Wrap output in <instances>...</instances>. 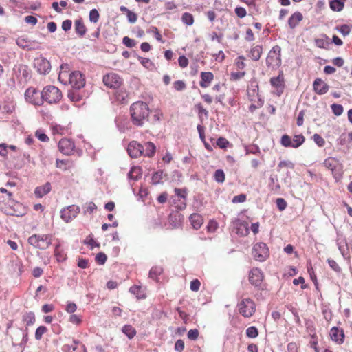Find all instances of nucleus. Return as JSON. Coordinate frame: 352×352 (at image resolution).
I'll list each match as a JSON object with an SVG mask.
<instances>
[{"label":"nucleus","instance_id":"8","mask_svg":"<svg viewBox=\"0 0 352 352\" xmlns=\"http://www.w3.org/2000/svg\"><path fill=\"white\" fill-rule=\"evenodd\" d=\"M280 52L281 49L278 45L272 47L266 58V64L268 67H278L281 64Z\"/></svg>","mask_w":352,"mask_h":352},{"label":"nucleus","instance_id":"57","mask_svg":"<svg viewBox=\"0 0 352 352\" xmlns=\"http://www.w3.org/2000/svg\"><path fill=\"white\" fill-rule=\"evenodd\" d=\"M176 310L177 311L179 316L181 318V319L183 320V322L185 324L188 323V322L189 320V315L184 311L182 310L180 307H177L176 309Z\"/></svg>","mask_w":352,"mask_h":352},{"label":"nucleus","instance_id":"41","mask_svg":"<svg viewBox=\"0 0 352 352\" xmlns=\"http://www.w3.org/2000/svg\"><path fill=\"white\" fill-rule=\"evenodd\" d=\"M163 272V269L161 267L155 266L151 269L149 275L153 279L157 278Z\"/></svg>","mask_w":352,"mask_h":352},{"label":"nucleus","instance_id":"31","mask_svg":"<svg viewBox=\"0 0 352 352\" xmlns=\"http://www.w3.org/2000/svg\"><path fill=\"white\" fill-rule=\"evenodd\" d=\"M16 43L19 47L25 50H30L34 48L32 42L23 37H19L16 39Z\"/></svg>","mask_w":352,"mask_h":352},{"label":"nucleus","instance_id":"34","mask_svg":"<svg viewBox=\"0 0 352 352\" xmlns=\"http://www.w3.org/2000/svg\"><path fill=\"white\" fill-rule=\"evenodd\" d=\"M72 164V162L68 160H63L57 159L56 161V168L62 169L63 170H67V169L71 168Z\"/></svg>","mask_w":352,"mask_h":352},{"label":"nucleus","instance_id":"6","mask_svg":"<svg viewBox=\"0 0 352 352\" xmlns=\"http://www.w3.org/2000/svg\"><path fill=\"white\" fill-rule=\"evenodd\" d=\"M270 82L273 88L272 93L278 96L282 95L285 88V80L283 72L282 71L279 72L278 75L271 78Z\"/></svg>","mask_w":352,"mask_h":352},{"label":"nucleus","instance_id":"30","mask_svg":"<svg viewBox=\"0 0 352 352\" xmlns=\"http://www.w3.org/2000/svg\"><path fill=\"white\" fill-rule=\"evenodd\" d=\"M54 256L58 262H62L66 260L67 254L65 251L61 248L60 244L56 245L54 250Z\"/></svg>","mask_w":352,"mask_h":352},{"label":"nucleus","instance_id":"21","mask_svg":"<svg viewBox=\"0 0 352 352\" xmlns=\"http://www.w3.org/2000/svg\"><path fill=\"white\" fill-rule=\"evenodd\" d=\"M303 15L301 12L296 11L293 13L288 19V25L291 29H294L302 21Z\"/></svg>","mask_w":352,"mask_h":352},{"label":"nucleus","instance_id":"1","mask_svg":"<svg viewBox=\"0 0 352 352\" xmlns=\"http://www.w3.org/2000/svg\"><path fill=\"white\" fill-rule=\"evenodd\" d=\"M150 109L147 103L142 101L133 102L130 107L132 122L134 125L141 126L148 120Z\"/></svg>","mask_w":352,"mask_h":352},{"label":"nucleus","instance_id":"62","mask_svg":"<svg viewBox=\"0 0 352 352\" xmlns=\"http://www.w3.org/2000/svg\"><path fill=\"white\" fill-rule=\"evenodd\" d=\"M139 60L140 62V63L145 67L146 68H149L152 66H153V63H152V61L148 58H143V57H140L139 58Z\"/></svg>","mask_w":352,"mask_h":352},{"label":"nucleus","instance_id":"27","mask_svg":"<svg viewBox=\"0 0 352 352\" xmlns=\"http://www.w3.org/2000/svg\"><path fill=\"white\" fill-rule=\"evenodd\" d=\"M75 31L80 36H83L87 32V28L82 19H79L74 22Z\"/></svg>","mask_w":352,"mask_h":352},{"label":"nucleus","instance_id":"58","mask_svg":"<svg viewBox=\"0 0 352 352\" xmlns=\"http://www.w3.org/2000/svg\"><path fill=\"white\" fill-rule=\"evenodd\" d=\"M122 43L124 45H125L126 47L131 48L135 46L136 42L135 40L131 39V38L128 36H124L122 39Z\"/></svg>","mask_w":352,"mask_h":352},{"label":"nucleus","instance_id":"12","mask_svg":"<svg viewBox=\"0 0 352 352\" xmlns=\"http://www.w3.org/2000/svg\"><path fill=\"white\" fill-rule=\"evenodd\" d=\"M69 83L75 89H80L85 85V76L78 71L73 72L69 75Z\"/></svg>","mask_w":352,"mask_h":352},{"label":"nucleus","instance_id":"37","mask_svg":"<svg viewBox=\"0 0 352 352\" xmlns=\"http://www.w3.org/2000/svg\"><path fill=\"white\" fill-rule=\"evenodd\" d=\"M182 21L187 25H192L195 21L192 14L184 12L182 16Z\"/></svg>","mask_w":352,"mask_h":352},{"label":"nucleus","instance_id":"24","mask_svg":"<svg viewBox=\"0 0 352 352\" xmlns=\"http://www.w3.org/2000/svg\"><path fill=\"white\" fill-rule=\"evenodd\" d=\"M51 184L47 182L44 185L36 187L34 190V195L36 197L41 198L48 194L51 191Z\"/></svg>","mask_w":352,"mask_h":352},{"label":"nucleus","instance_id":"52","mask_svg":"<svg viewBox=\"0 0 352 352\" xmlns=\"http://www.w3.org/2000/svg\"><path fill=\"white\" fill-rule=\"evenodd\" d=\"M107 259V255L103 252L97 254L96 256V261L99 265H104Z\"/></svg>","mask_w":352,"mask_h":352},{"label":"nucleus","instance_id":"53","mask_svg":"<svg viewBox=\"0 0 352 352\" xmlns=\"http://www.w3.org/2000/svg\"><path fill=\"white\" fill-rule=\"evenodd\" d=\"M73 343H74V344H72V345H69V344L64 345L63 351H66V352L74 351L76 349L77 346L80 342H79V341H76L74 340H73Z\"/></svg>","mask_w":352,"mask_h":352},{"label":"nucleus","instance_id":"48","mask_svg":"<svg viewBox=\"0 0 352 352\" xmlns=\"http://www.w3.org/2000/svg\"><path fill=\"white\" fill-rule=\"evenodd\" d=\"M230 142L229 141L226 139L225 138L220 137L217 140V145L220 148H226L229 145Z\"/></svg>","mask_w":352,"mask_h":352},{"label":"nucleus","instance_id":"51","mask_svg":"<svg viewBox=\"0 0 352 352\" xmlns=\"http://www.w3.org/2000/svg\"><path fill=\"white\" fill-rule=\"evenodd\" d=\"M173 87L177 91H183L186 88V84L183 80H177L173 82Z\"/></svg>","mask_w":352,"mask_h":352},{"label":"nucleus","instance_id":"63","mask_svg":"<svg viewBox=\"0 0 352 352\" xmlns=\"http://www.w3.org/2000/svg\"><path fill=\"white\" fill-rule=\"evenodd\" d=\"M337 30L344 36L348 35L351 31L350 27L346 24L341 25L340 28L338 27Z\"/></svg>","mask_w":352,"mask_h":352},{"label":"nucleus","instance_id":"61","mask_svg":"<svg viewBox=\"0 0 352 352\" xmlns=\"http://www.w3.org/2000/svg\"><path fill=\"white\" fill-rule=\"evenodd\" d=\"M199 331L197 329H190L188 332L187 336L190 340H195L199 337Z\"/></svg>","mask_w":352,"mask_h":352},{"label":"nucleus","instance_id":"9","mask_svg":"<svg viewBox=\"0 0 352 352\" xmlns=\"http://www.w3.org/2000/svg\"><path fill=\"white\" fill-rule=\"evenodd\" d=\"M80 212V208L76 205H71L64 208L60 211V217L66 223L75 219Z\"/></svg>","mask_w":352,"mask_h":352},{"label":"nucleus","instance_id":"55","mask_svg":"<svg viewBox=\"0 0 352 352\" xmlns=\"http://www.w3.org/2000/svg\"><path fill=\"white\" fill-rule=\"evenodd\" d=\"M245 58L243 56H240L237 58L235 62V66L237 69L242 70L245 67V63H244Z\"/></svg>","mask_w":352,"mask_h":352},{"label":"nucleus","instance_id":"32","mask_svg":"<svg viewBox=\"0 0 352 352\" xmlns=\"http://www.w3.org/2000/svg\"><path fill=\"white\" fill-rule=\"evenodd\" d=\"M122 331L128 337L129 339L133 338L137 333L135 329L131 324L124 325L122 329Z\"/></svg>","mask_w":352,"mask_h":352},{"label":"nucleus","instance_id":"45","mask_svg":"<svg viewBox=\"0 0 352 352\" xmlns=\"http://www.w3.org/2000/svg\"><path fill=\"white\" fill-rule=\"evenodd\" d=\"M97 207L94 202H89L86 204L84 208V214H92L95 210H96Z\"/></svg>","mask_w":352,"mask_h":352},{"label":"nucleus","instance_id":"47","mask_svg":"<svg viewBox=\"0 0 352 352\" xmlns=\"http://www.w3.org/2000/svg\"><path fill=\"white\" fill-rule=\"evenodd\" d=\"M281 144L285 147H292V140L288 135H283L280 140Z\"/></svg>","mask_w":352,"mask_h":352},{"label":"nucleus","instance_id":"64","mask_svg":"<svg viewBox=\"0 0 352 352\" xmlns=\"http://www.w3.org/2000/svg\"><path fill=\"white\" fill-rule=\"evenodd\" d=\"M188 63V59L185 56H180L178 58V64L182 68H186Z\"/></svg>","mask_w":352,"mask_h":352},{"label":"nucleus","instance_id":"50","mask_svg":"<svg viewBox=\"0 0 352 352\" xmlns=\"http://www.w3.org/2000/svg\"><path fill=\"white\" fill-rule=\"evenodd\" d=\"M219 227L218 223L214 220H210L207 226V231L208 232H215Z\"/></svg>","mask_w":352,"mask_h":352},{"label":"nucleus","instance_id":"29","mask_svg":"<svg viewBox=\"0 0 352 352\" xmlns=\"http://www.w3.org/2000/svg\"><path fill=\"white\" fill-rule=\"evenodd\" d=\"M346 0H331L329 2L330 8L334 12H340L344 7Z\"/></svg>","mask_w":352,"mask_h":352},{"label":"nucleus","instance_id":"46","mask_svg":"<svg viewBox=\"0 0 352 352\" xmlns=\"http://www.w3.org/2000/svg\"><path fill=\"white\" fill-rule=\"evenodd\" d=\"M195 107L198 111V116L200 118L204 116L206 118L208 116V111L204 108L203 105L201 103H198L195 105Z\"/></svg>","mask_w":352,"mask_h":352},{"label":"nucleus","instance_id":"14","mask_svg":"<svg viewBox=\"0 0 352 352\" xmlns=\"http://www.w3.org/2000/svg\"><path fill=\"white\" fill-rule=\"evenodd\" d=\"M34 66L41 74H46L51 69V64L48 60L43 56L36 58L34 61Z\"/></svg>","mask_w":352,"mask_h":352},{"label":"nucleus","instance_id":"36","mask_svg":"<svg viewBox=\"0 0 352 352\" xmlns=\"http://www.w3.org/2000/svg\"><path fill=\"white\" fill-rule=\"evenodd\" d=\"M305 140V137L302 135H296L294 136L292 140V147L298 148L301 146Z\"/></svg>","mask_w":352,"mask_h":352},{"label":"nucleus","instance_id":"35","mask_svg":"<svg viewBox=\"0 0 352 352\" xmlns=\"http://www.w3.org/2000/svg\"><path fill=\"white\" fill-rule=\"evenodd\" d=\"M23 320L25 322L27 326H31L32 325L36 320L35 316L34 313L29 312L23 315Z\"/></svg>","mask_w":352,"mask_h":352},{"label":"nucleus","instance_id":"13","mask_svg":"<svg viewBox=\"0 0 352 352\" xmlns=\"http://www.w3.org/2000/svg\"><path fill=\"white\" fill-rule=\"evenodd\" d=\"M264 274L262 270L258 267L252 268L249 272V281L255 286L260 287L264 280Z\"/></svg>","mask_w":352,"mask_h":352},{"label":"nucleus","instance_id":"2","mask_svg":"<svg viewBox=\"0 0 352 352\" xmlns=\"http://www.w3.org/2000/svg\"><path fill=\"white\" fill-rule=\"evenodd\" d=\"M41 96L49 104H57L63 98L61 91L54 85L45 86L41 92Z\"/></svg>","mask_w":352,"mask_h":352},{"label":"nucleus","instance_id":"5","mask_svg":"<svg viewBox=\"0 0 352 352\" xmlns=\"http://www.w3.org/2000/svg\"><path fill=\"white\" fill-rule=\"evenodd\" d=\"M239 313L245 318H250L256 311V304L250 298H243L238 304Z\"/></svg>","mask_w":352,"mask_h":352},{"label":"nucleus","instance_id":"10","mask_svg":"<svg viewBox=\"0 0 352 352\" xmlns=\"http://www.w3.org/2000/svg\"><path fill=\"white\" fill-rule=\"evenodd\" d=\"M104 84L109 88L117 89L122 84V79L116 73L111 72L103 76Z\"/></svg>","mask_w":352,"mask_h":352},{"label":"nucleus","instance_id":"17","mask_svg":"<svg viewBox=\"0 0 352 352\" xmlns=\"http://www.w3.org/2000/svg\"><path fill=\"white\" fill-rule=\"evenodd\" d=\"M329 335L331 340L338 344H342L344 341L345 336L344 331L337 327H333L331 329Z\"/></svg>","mask_w":352,"mask_h":352},{"label":"nucleus","instance_id":"42","mask_svg":"<svg viewBox=\"0 0 352 352\" xmlns=\"http://www.w3.org/2000/svg\"><path fill=\"white\" fill-rule=\"evenodd\" d=\"M89 21L92 23H98L100 19V14L96 9H92L89 12Z\"/></svg>","mask_w":352,"mask_h":352},{"label":"nucleus","instance_id":"7","mask_svg":"<svg viewBox=\"0 0 352 352\" xmlns=\"http://www.w3.org/2000/svg\"><path fill=\"white\" fill-rule=\"evenodd\" d=\"M252 254L255 260L264 261L270 255L269 248L265 243H256L253 246Z\"/></svg>","mask_w":352,"mask_h":352},{"label":"nucleus","instance_id":"11","mask_svg":"<svg viewBox=\"0 0 352 352\" xmlns=\"http://www.w3.org/2000/svg\"><path fill=\"white\" fill-rule=\"evenodd\" d=\"M26 101L34 105H41L43 103L41 93L34 87H29L25 92Z\"/></svg>","mask_w":352,"mask_h":352},{"label":"nucleus","instance_id":"38","mask_svg":"<svg viewBox=\"0 0 352 352\" xmlns=\"http://www.w3.org/2000/svg\"><path fill=\"white\" fill-rule=\"evenodd\" d=\"M252 104L249 106V111L253 113L256 109H259L263 105V100L261 98L251 101Z\"/></svg>","mask_w":352,"mask_h":352},{"label":"nucleus","instance_id":"39","mask_svg":"<svg viewBox=\"0 0 352 352\" xmlns=\"http://www.w3.org/2000/svg\"><path fill=\"white\" fill-rule=\"evenodd\" d=\"M246 336L250 338H255L258 336V330L254 326H251L246 329Z\"/></svg>","mask_w":352,"mask_h":352},{"label":"nucleus","instance_id":"25","mask_svg":"<svg viewBox=\"0 0 352 352\" xmlns=\"http://www.w3.org/2000/svg\"><path fill=\"white\" fill-rule=\"evenodd\" d=\"M263 53V47L261 45H256L252 47L248 56L251 58L253 60L256 61L258 60L261 58V56Z\"/></svg>","mask_w":352,"mask_h":352},{"label":"nucleus","instance_id":"49","mask_svg":"<svg viewBox=\"0 0 352 352\" xmlns=\"http://www.w3.org/2000/svg\"><path fill=\"white\" fill-rule=\"evenodd\" d=\"M331 108L336 116H340L343 113V107L341 104H333Z\"/></svg>","mask_w":352,"mask_h":352},{"label":"nucleus","instance_id":"3","mask_svg":"<svg viewBox=\"0 0 352 352\" xmlns=\"http://www.w3.org/2000/svg\"><path fill=\"white\" fill-rule=\"evenodd\" d=\"M52 238L50 234H33L29 237L28 243L36 248L45 250L51 245Z\"/></svg>","mask_w":352,"mask_h":352},{"label":"nucleus","instance_id":"26","mask_svg":"<svg viewBox=\"0 0 352 352\" xmlns=\"http://www.w3.org/2000/svg\"><path fill=\"white\" fill-rule=\"evenodd\" d=\"M129 292L135 295L138 300L144 299L146 298V294L140 285H133L130 287Z\"/></svg>","mask_w":352,"mask_h":352},{"label":"nucleus","instance_id":"43","mask_svg":"<svg viewBox=\"0 0 352 352\" xmlns=\"http://www.w3.org/2000/svg\"><path fill=\"white\" fill-rule=\"evenodd\" d=\"M47 331V329L45 326L38 327L35 332V338L37 340H40L43 336Z\"/></svg>","mask_w":352,"mask_h":352},{"label":"nucleus","instance_id":"19","mask_svg":"<svg viewBox=\"0 0 352 352\" xmlns=\"http://www.w3.org/2000/svg\"><path fill=\"white\" fill-rule=\"evenodd\" d=\"M200 78L199 86L202 88H207L213 81L214 76L210 72H201Z\"/></svg>","mask_w":352,"mask_h":352},{"label":"nucleus","instance_id":"15","mask_svg":"<svg viewBox=\"0 0 352 352\" xmlns=\"http://www.w3.org/2000/svg\"><path fill=\"white\" fill-rule=\"evenodd\" d=\"M59 151L65 155H70L74 153L75 145L74 143L67 138H63L58 143Z\"/></svg>","mask_w":352,"mask_h":352},{"label":"nucleus","instance_id":"22","mask_svg":"<svg viewBox=\"0 0 352 352\" xmlns=\"http://www.w3.org/2000/svg\"><path fill=\"white\" fill-rule=\"evenodd\" d=\"M184 217L177 212L172 213L168 217V223L173 228H179L182 225Z\"/></svg>","mask_w":352,"mask_h":352},{"label":"nucleus","instance_id":"4","mask_svg":"<svg viewBox=\"0 0 352 352\" xmlns=\"http://www.w3.org/2000/svg\"><path fill=\"white\" fill-rule=\"evenodd\" d=\"M324 166L330 170L333 177L338 180L342 178L343 175V166L340 163L339 160L335 157H329L324 160Z\"/></svg>","mask_w":352,"mask_h":352},{"label":"nucleus","instance_id":"59","mask_svg":"<svg viewBox=\"0 0 352 352\" xmlns=\"http://www.w3.org/2000/svg\"><path fill=\"white\" fill-rule=\"evenodd\" d=\"M69 320L72 324L78 325L82 322V318H81V316H80L78 315L72 314L69 316Z\"/></svg>","mask_w":352,"mask_h":352},{"label":"nucleus","instance_id":"33","mask_svg":"<svg viewBox=\"0 0 352 352\" xmlns=\"http://www.w3.org/2000/svg\"><path fill=\"white\" fill-rule=\"evenodd\" d=\"M142 176V170L140 167H133L131 168L128 177L133 180H138Z\"/></svg>","mask_w":352,"mask_h":352},{"label":"nucleus","instance_id":"16","mask_svg":"<svg viewBox=\"0 0 352 352\" xmlns=\"http://www.w3.org/2000/svg\"><path fill=\"white\" fill-rule=\"evenodd\" d=\"M129 155L133 158L142 156L144 153V146L137 141H131L127 148Z\"/></svg>","mask_w":352,"mask_h":352},{"label":"nucleus","instance_id":"20","mask_svg":"<svg viewBox=\"0 0 352 352\" xmlns=\"http://www.w3.org/2000/svg\"><path fill=\"white\" fill-rule=\"evenodd\" d=\"M314 90L319 95L326 94L329 89V85L320 78H316L313 83Z\"/></svg>","mask_w":352,"mask_h":352},{"label":"nucleus","instance_id":"40","mask_svg":"<svg viewBox=\"0 0 352 352\" xmlns=\"http://www.w3.org/2000/svg\"><path fill=\"white\" fill-rule=\"evenodd\" d=\"M214 178L218 183H223L226 179L223 170L221 169L217 170L214 173Z\"/></svg>","mask_w":352,"mask_h":352},{"label":"nucleus","instance_id":"23","mask_svg":"<svg viewBox=\"0 0 352 352\" xmlns=\"http://www.w3.org/2000/svg\"><path fill=\"white\" fill-rule=\"evenodd\" d=\"M189 220L191 226L195 230H199L204 223L203 217L197 213L190 214Z\"/></svg>","mask_w":352,"mask_h":352},{"label":"nucleus","instance_id":"54","mask_svg":"<svg viewBox=\"0 0 352 352\" xmlns=\"http://www.w3.org/2000/svg\"><path fill=\"white\" fill-rule=\"evenodd\" d=\"M327 262L330 267L336 272H340L341 268L336 261L331 258H328Z\"/></svg>","mask_w":352,"mask_h":352},{"label":"nucleus","instance_id":"60","mask_svg":"<svg viewBox=\"0 0 352 352\" xmlns=\"http://www.w3.org/2000/svg\"><path fill=\"white\" fill-rule=\"evenodd\" d=\"M276 206L277 208L280 210H284L287 207V202L283 198H278L276 199Z\"/></svg>","mask_w":352,"mask_h":352},{"label":"nucleus","instance_id":"44","mask_svg":"<svg viewBox=\"0 0 352 352\" xmlns=\"http://www.w3.org/2000/svg\"><path fill=\"white\" fill-rule=\"evenodd\" d=\"M35 136L43 142H47L50 139L48 136L41 129H38L35 132Z\"/></svg>","mask_w":352,"mask_h":352},{"label":"nucleus","instance_id":"18","mask_svg":"<svg viewBox=\"0 0 352 352\" xmlns=\"http://www.w3.org/2000/svg\"><path fill=\"white\" fill-rule=\"evenodd\" d=\"M258 85L256 81L252 80L247 89V94L250 101L261 98L259 96Z\"/></svg>","mask_w":352,"mask_h":352},{"label":"nucleus","instance_id":"28","mask_svg":"<svg viewBox=\"0 0 352 352\" xmlns=\"http://www.w3.org/2000/svg\"><path fill=\"white\" fill-rule=\"evenodd\" d=\"M144 153L142 155L145 157H151L154 155L155 153V146L153 143L151 142H148L144 144Z\"/></svg>","mask_w":352,"mask_h":352},{"label":"nucleus","instance_id":"56","mask_svg":"<svg viewBox=\"0 0 352 352\" xmlns=\"http://www.w3.org/2000/svg\"><path fill=\"white\" fill-rule=\"evenodd\" d=\"M315 143L320 147H322L325 144L324 138L319 134H314L313 136Z\"/></svg>","mask_w":352,"mask_h":352}]
</instances>
